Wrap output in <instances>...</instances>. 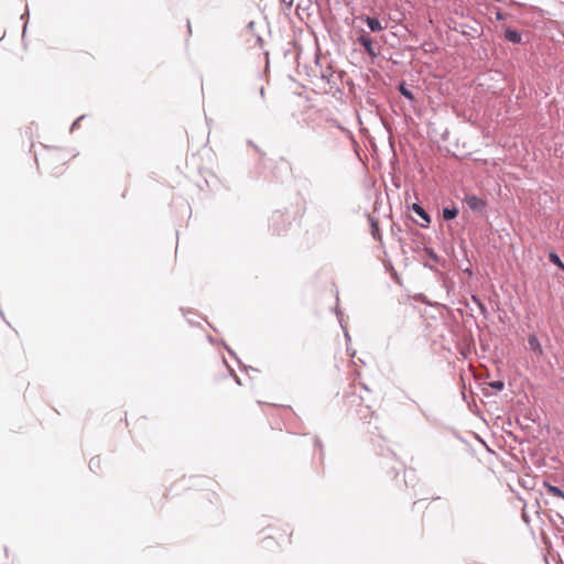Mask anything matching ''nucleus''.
<instances>
[{"label": "nucleus", "mask_w": 564, "mask_h": 564, "mask_svg": "<svg viewBox=\"0 0 564 564\" xmlns=\"http://www.w3.org/2000/svg\"><path fill=\"white\" fill-rule=\"evenodd\" d=\"M464 202L466 203V205L468 206V208L470 210L477 212V213L484 212L487 206V203L482 198H480L474 194L466 195L464 198Z\"/></svg>", "instance_id": "obj_1"}, {"label": "nucleus", "mask_w": 564, "mask_h": 564, "mask_svg": "<svg viewBox=\"0 0 564 564\" xmlns=\"http://www.w3.org/2000/svg\"><path fill=\"white\" fill-rule=\"evenodd\" d=\"M358 42L364 46L365 51L370 56H377L378 53L375 51L373 41L368 34H361L358 37Z\"/></svg>", "instance_id": "obj_2"}, {"label": "nucleus", "mask_w": 564, "mask_h": 564, "mask_svg": "<svg viewBox=\"0 0 564 564\" xmlns=\"http://www.w3.org/2000/svg\"><path fill=\"white\" fill-rule=\"evenodd\" d=\"M413 213H415L419 217H421L425 224H422L421 227L426 228L431 223V217L426 213V210L417 203H414L411 207Z\"/></svg>", "instance_id": "obj_3"}, {"label": "nucleus", "mask_w": 564, "mask_h": 564, "mask_svg": "<svg viewBox=\"0 0 564 564\" xmlns=\"http://www.w3.org/2000/svg\"><path fill=\"white\" fill-rule=\"evenodd\" d=\"M528 345H529V348L531 350H533L538 357L543 356V354H544L543 348H542L538 337L534 334L529 335Z\"/></svg>", "instance_id": "obj_4"}, {"label": "nucleus", "mask_w": 564, "mask_h": 564, "mask_svg": "<svg viewBox=\"0 0 564 564\" xmlns=\"http://www.w3.org/2000/svg\"><path fill=\"white\" fill-rule=\"evenodd\" d=\"M505 39L511 43L519 44L522 41V35L519 31L506 28L503 32Z\"/></svg>", "instance_id": "obj_5"}, {"label": "nucleus", "mask_w": 564, "mask_h": 564, "mask_svg": "<svg viewBox=\"0 0 564 564\" xmlns=\"http://www.w3.org/2000/svg\"><path fill=\"white\" fill-rule=\"evenodd\" d=\"M365 22L367 23V25L371 32H379V31L383 30L381 22L377 18L366 15Z\"/></svg>", "instance_id": "obj_6"}, {"label": "nucleus", "mask_w": 564, "mask_h": 564, "mask_svg": "<svg viewBox=\"0 0 564 564\" xmlns=\"http://www.w3.org/2000/svg\"><path fill=\"white\" fill-rule=\"evenodd\" d=\"M369 219H370L371 235H372L373 239L381 241L382 237L380 234V228H379L378 221L372 217H370Z\"/></svg>", "instance_id": "obj_7"}, {"label": "nucleus", "mask_w": 564, "mask_h": 564, "mask_svg": "<svg viewBox=\"0 0 564 564\" xmlns=\"http://www.w3.org/2000/svg\"><path fill=\"white\" fill-rule=\"evenodd\" d=\"M398 89H399L400 94L408 100H410V101L415 100L413 93L406 87L404 82L400 83Z\"/></svg>", "instance_id": "obj_8"}, {"label": "nucleus", "mask_w": 564, "mask_h": 564, "mask_svg": "<svg viewBox=\"0 0 564 564\" xmlns=\"http://www.w3.org/2000/svg\"><path fill=\"white\" fill-rule=\"evenodd\" d=\"M458 215V209L456 207H444L443 208V217L445 220H452L456 218Z\"/></svg>", "instance_id": "obj_9"}, {"label": "nucleus", "mask_w": 564, "mask_h": 564, "mask_svg": "<svg viewBox=\"0 0 564 564\" xmlns=\"http://www.w3.org/2000/svg\"><path fill=\"white\" fill-rule=\"evenodd\" d=\"M546 492L551 496L564 499V491L556 486L545 484Z\"/></svg>", "instance_id": "obj_10"}, {"label": "nucleus", "mask_w": 564, "mask_h": 564, "mask_svg": "<svg viewBox=\"0 0 564 564\" xmlns=\"http://www.w3.org/2000/svg\"><path fill=\"white\" fill-rule=\"evenodd\" d=\"M471 301L478 306L480 313L486 316L488 314V310L482 301L477 295H471Z\"/></svg>", "instance_id": "obj_11"}, {"label": "nucleus", "mask_w": 564, "mask_h": 564, "mask_svg": "<svg viewBox=\"0 0 564 564\" xmlns=\"http://www.w3.org/2000/svg\"><path fill=\"white\" fill-rule=\"evenodd\" d=\"M549 260L556 267H558L561 270L564 271V263L562 262L561 258L558 257V254H556L555 252H550L549 254Z\"/></svg>", "instance_id": "obj_12"}, {"label": "nucleus", "mask_w": 564, "mask_h": 564, "mask_svg": "<svg viewBox=\"0 0 564 564\" xmlns=\"http://www.w3.org/2000/svg\"><path fill=\"white\" fill-rule=\"evenodd\" d=\"M89 468L93 471H96L97 469H99L100 468V458L99 457L91 458L89 462Z\"/></svg>", "instance_id": "obj_13"}, {"label": "nucleus", "mask_w": 564, "mask_h": 564, "mask_svg": "<svg viewBox=\"0 0 564 564\" xmlns=\"http://www.w3.org/2000/svg\"><path fill=\"white\" fill-rule=\"evenodd\" d=\"M490 387L497 391H501L505 388V383L500 380L490 382Z\"/></svg>", "instance_id": "obj_14"}, {"label": "nucleus", "mask_w": 564, "mask_h": 564, "mask_svg": "<svg viewBox=\"0 0 564 564\" xmlns=\"http://www.w3.org/2000/svg\"><path fill=\"white\" fill-rule=\"evenodd\" d=\"M426 253L430 256V258L435 261V262H438L440 258L434 252V250L432 249H425Z\"/></svg>", "instance_id": "obj_15"}, {"label": "nucleus", "mask_w": 564, "mask_h": 564, "mask_svg": "<svg viewBox=\"0 0 564 564\" xmlns=\"http://www.w3.org/2000/svg\"><path fill=\"white\" fill-rule=\"evenodd\" d=\"M84 117H85V116H80V117H78V118L73 122V124H72V127H70V130H72V131H73L76 127H78L79 121H80Z\"/></svg>", "instance_id": "obj_16"}, {"label": "nucleus", "mask_w": 564, "mask_h": 564, "mask_svg": "<svg viewBox=\"0 0 564 564\" xmlns=\"http://www.w3.org/2000/svg\"><path fill=\"white\" fill-rule=\"evenodd\" d=\"M332 76H333L332 74H329V76H328V75H326V74H323V75H322V78L327 79V82L329 83V80H330V79H329V77H332Z\"/></svg>", "instance_id": "obj_17"}, {"label": "nucleus", "mask_w": 564, "mask_h": 564, "mask_svg": "<svg viewBox=\"0 0 564 564\" xmlns=\"http://www.w3.org/2000/svg\"><path fill=\"white\" fill-rule=\"evenodd\" d=\"M283 3H286L288 6H292L293 0H282Z\"/></svg>", "instance_id": "obj_18"}, {"label": "nucleus", "mask_w": 564, "mask_h": 564, "mask_svg": "<svg viewBox=\"0 0 564 564\" xmlns=\"http://www.w3.org/2000/svg\"><path fill=\"white\" fill-rule=\"evenodd\" d=\"M497 19L498 20L502 19V14L500 12L497 13Z\"/></svg>", "instance_id": "obj_19"}, {"label": "nucleus", "mask_w": 564, "mask_h": 564, "mask_svg": "<svg viewBox=\"0 0 564 564\" xmlns=\"http://www.w3.org/2000/svg\"><path fill=\"white\" fill-rule=\"evenodd\" d=\"M260 95H261V96H263V95H264V89H263V88H261V89H260Z\"/></svg>", "instance_id": "obj_20"}, {"label": "nucleus", "mask_w": 564, "mask_h": 564, "mask_svg": "<svg viewBox=\"0 0 564 564\" xmlns=\"http://www.w3.org/2000/svg\"><path fill=\"white\" fill-rule=\"evenodd\" d=\"M187 28H188V31L191 32V24H189V21H187Z\"/></svg>", "instance_id": "obj_21"}, {"label": "nucleus", "mask_w": 564, "mask_h": 564, "mask_svg": "<svg viewBox=\"0 0 564 564\" xmlns=\"http://www.w3.org/2000/svg\"><path fill=\"white\" fill-rule=\"evenodd\" d=\"M227 350L230 355H234L232 350L227 347Z\"/></svg>", "instance_id": "obj_22"}]
</instances>
